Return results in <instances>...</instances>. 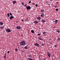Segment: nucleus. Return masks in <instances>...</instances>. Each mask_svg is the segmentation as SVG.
<instances>
[{
	"label": "nucleus",
	"mask_w": 60,
	"mask_h": 60,
	"mask_svg": "<svg viewBox=\"0 0 60 60\" xmlns=\"http://www.w3.org/2000/svg\"><path fill=\"white\" fill-rule=\"evenodd\" d=\"M27 5V4H26L24 5V6H26Z\"/></svg>",
	"instance_id": "nucleus-35"
},
{
	"label": "nucleus",
	"mask_w": 60,
	"mask_h": 60,
	"mask_svg": "<svg viewBox=\"0 0 60 60\" xmlns=\"http://www.w3.org/2000/svg\"><path fill=\"white\" fill-rule=\"evenodd\" d=\"M53 22H55V21H53Z\"/></svg>",
	"instance_id": "nucleus-50"
},
{
	"label": "nucleus",
	"mask_w": 60,
	"mask_h": 60,
	"mask_svg": "<svg viewBox=\"0 0 60 60\" xmlns=\"http://www.w3.org/2000/svg\"><path fill=\"white\" fill-rule=\"evenodd\" d=\"M26 8L27 10H30L31 9V7L30 6H26Z\"/></svg>",
	"instance_id": "nucleus-3"
},
{
	"label": "nucleus",
	"mask_w": 60,
	"mask_h": 60,
	"mask_svg": "<svg viewBox=\"0 0 60 60\" xmlns=\"http://www.w3.org/2000/svg\"><path fill=\"white\" fill-rule=\"evenodd\" d=\"M44 11V10L43 9H42L41 11V12H43V11Z\"/></svg>",
	"instance_id": "nucleus-23"
},
{
	"label": "nucleus",
	"mask_w": 60,
	"mask_h": 60,
	"mask_svg": "<svg viewBox=\"0 0 60 60\" xmlns=\"http://www.w3.org/2000/svg\"><path fill=\"white\" fill-rule=\"evenodd\" d=\"M57 23V22H56L55 24H56Z\"/></svg>",
	"instance_id": "nucleus-44"
},
{
	"label": "nucleus",
	"mask_w": 60,
	"mask_h": 60,
	"mask_svg": "<svg viewBox=\"0 0 60 60\" xmlns=\"http://www.w3.org/2000/svg\"><path fill=\"white\" fill-rule=\"evenodd\" d=\"M50 1H52V0H50Z\"/></svg>",
	"instance_id": "nucleus-49"
},
{
	"label": "nucleus",
	"mask_w": 60,
	"mask_h": 60,
	"mask_svg": "<svg viewBox=\"0 0 60 60\" xmlns=\"http://www.w3.org/2000/svg\"><path fill=\"white\" fill-rule=\"evenodd\" d=\"M31 1H30L29 2V4H31Z\"/></svg>",
	"instance_id": "nucleus-32"
},
{
	"label": "nucleus",
	"mask_w": 60,
	"mask_h": 60,
	"mask_svg": "<svg viewBox=\"0 0 60 60\" xmlns=\"http://www.w3.org/2000/svg\"><path fill=\"white\" fill-rule=\"evenodd\" d=\"M17 29H21V27L19 26H18L17 27H15Z\"/></svg>",
	"instance_id": "nucleus-5"
},
{
	"label": "nucleus",
	"mask_w": 60,
	"mask_h": 60,
	"mask_svg": "<svg viewBox=\"0 0 60 60\" xmlns=\"http://www.w3.org/2000/svg\"><path fill=\"white\" fill-rule=\"evenodd\" d=\"M15 50L16 52H17L18 51V49L17 48H16V49H15Z\"/></svg>",
	"instance_id": "nucleus-16"
},
{
	"label": "nucleus",
	"mask_w": 60,
	"mask_h": 60,
	"mask_svg": "<svg viewBox=\"0 0 60 60\" xmlns=\"http://www.w3.org/2000/svg\"><path fill=\"white\" fill-rule=\"evenodd\" d=\"M23 36V35H22V34H21V36Z\"/></svg>",
	"instance_id": "nucleus-46"
},
{
	"label": "nucleus",
	"mask_w": 60,
	"mask_h": 60,
	"mask_svg": "<svg viewBox=\"0 0 60 60\" xmlns=\"http://www.w3.org/2000/svg\"><path fill=\"white\" fill-rule=\"evenodd\" d=\"M57 21H58V20H56L55 21V22H57Z\"/></svg>",
	"instance_id": "nucleus-30"
},
{
	"label": "nucleus",
	"mask_w": 60,
	"mask_h": 60,
	"mask_svg": "<svg viewBox=\"0 0 60 60\" xmlns=\"http://www.w3.org/2000/svg\"><path fill=\"white\" fill-rule=\"evenodd\" d=\"M34 4H35L34 3H33V5H34Z\"/></svg>",
	"instance_id": "nucleus-40"
},
{
	"label": "nucleus",
	"mask_w": 60,
	"mask_h": 60,
	"mask_svg": "<svg viewBox=\"0 0 60 60\" xmlns=\"http://www.w3.org/2000/svg\"><path fill=\"white\" fill-rule=\"evenodd\" d=\"M34 22L35 23V24H38V22L37 21H35Z\"/></svg>",
	"instance_id": "nucleus-13"
},
{
	"label": "nucleus",
	"mask_w": 60,
	"mask_h": 60,
	"mask_svg": "<svg viewBox=\"0 0 60 60\" xmlns=\"http://www.w3.org/2000/svg\"><path fill=\"white\" fill-rule=\"evenodd\" d=\"M38 39H40V38H39V37H38Z\"/></svg>",
	"instance_id": "nucleus-48"
},
{
	"label": "nucleus",
	"mask_w": 60,
	"mask_h": 60,
	"mask_svg": "<svg viewBox=\"0 0 60 60\" xmlns=\"http://www.w3.org/2000/svg\"><path fill=\"white\" fill-rule=\"evenodd\" d=\"M13 4H15V3H16V1H13Z\"/></svg>",
	"instance_id": "nucleus-11"
},
{
	"label": "nucleus",
	"mask_w": 60,
	"mask_h": 60,
	"mask_svg": "<svg viewBox=\"0 0 60 60\" xmlns=\"http://www.w3.org/2000/svg\"><path fill=\"white\" fill-rule=\"evenodd\" d=\"M24 49H27V46H26L24 48Z\"/></svg>",
	"instance_id": "nucleus-18"
},
{
	"label": "nucleus",
	"mask_w": 60,
	"mask_h": 60,
	"mask_svg": "<svg viewBox=\"0 0 60 60\" xmlns=\"http://www.w3.org/2000/svg\"><path fill=\"white\" fill-rule=\"evenodd\" d=\"M54 6L55 7V8H56V7H57V6L56 5L55 6Z\"/></svg>",
	"instance_id": "nucleus-26"
},
{
	"label": "nucleus",
	"mask_w": 60,
	"mask_h": 60,
	"mask_svg": "<svg viewBox=\"0 0 60 60\" xmlns=\"http://www.w3.org/2000/svg\"><path fill=\"white\" fill-rule=\"evenodd\" d=\"M56 31L57 32H58V33H59V32H60V31L58 29L57 30H56Z\"/></svg>",
	"instance_id": "nucleus-19"
},
{
	"label": "nucleus",
	"mask_w": 60,
	"mask_h": 60,
	"mask_svg": "<svg viewBox=\"0 0 60 60\" xmlns=\"http://www.w3.org/2000/svg\"><path fill=\"white\" fill-rule=\"evenodd\" d=\"M35 6H36V7H37V6H38V5L36 4L35 5Z\"/></svg>",
	"instance_id": "nucleus-28"
},
{
	"label": "nucleus",
	"mask_w": 60,
	"mask_h": 60,
	"mask_svg": "<svg viewBox=\"0 0 60 60\" xmlns=\"http://www.w3.org/2000/svg\"><path fill=\"white\" fill-rule=\"evenodd\" d=\"M44 16H45V14H42L40 15L41 17H44Z\"/></svg>",
	"instance_id": "nucleus-9"
},
{
	"label": "nucleus",
	"mask_w": 60,
	"mask_h": 60,
	"mask_svg": "<svg viewBox=\"0 0 60 60\" xmlns=\"http://www.w3.org/2000/svg\"><path fill=\"white\" fill-rule=\"evenodd\" d=\"M4 58H6V56H4Z\"/></svg>",
	"instance_id": "nucleus-36"
},
{
	"label": "nucleus",
	"mask_w": 60,
	"mask_h": 60,
	"mask_svg": "<svg viewBox=\"0 0 60 60\" xmlns=\"http://www.w3.org/2000/svg\"><path fill=\"white\" fill-rule=\"evenodd\" d=\"M5 31L6 32H8V33H10V32H11V30L9 29H6Z\"/></svg>",
	"instance_id": "nucleus-2"
},
{
	"label": "nucleus",
	"mask_w": 60,
	"mask_h": 60,
	"mask_svg": "<svg viewBox=\"0 0 60 60\" xmlns=\"http://www.w3.org/2000/svg\"><path fill=\"white\" fill-rule=\"evenodd\" d=\"M39 60H40V59H41V58H40V57H39Z\"/></svg>",
	"instance_id": "nucleus-39"
},
{
	"label": "nucleus",
	"mask_w": 60,
	"mask_h": 60,
	"mask_svg": "<svg viewBox=\"0 0 60 60\" xmlns=\"http://www.w3.org/2000/svg\"><path fill=\"white\" fill-rule=\"evenodd\" d=\"M47 53L48 54V56L49 58V57H50V53L48 52H47Z\"/></svg>",
	"instance_id": "nucleus-4"
},
{
	"label": "nucleus",
	"mask_w": 60,
	"mask_h": 60,
	"mask_svg": "<svg viewBox=\"0 0 60 60\" xmlns=\"http://www.w3.org/2000/svg\"><path fill=\"white\" fill-rule=\"evenodd\" d=\"M9 14L10 16H12V14H11V13H9Z\"/></svg>",
	"instance_id": "nucleus-27"
},
{
	"label": "nucleus",
	"mask_w": 60,
	"mask_h": 60,
	"mask_svg": "<svg viewBox=\"0 0 60 60\" xmlns=\"http://www.w3.org/2000/svg\"><path fill=\"white\" fill-rule=\"evenodd\" d=\"M41 21L42 22L44 23L45 22V21L43 19H42L41 20Z\"/></svg>",
	"instance_id": "nucleus-8"
},
{
	"label": "nucleus",
	"mask_w": 60,
	"mask_h": 60,
	"mask_svg": "<svg viewBox=\"0 0 60 60\" xmlns=\"http://www.w3.org/2000/svg\"><path fill=\"white\" fill-rule=\"evenodd\" d=\"M22 21H24V20H22Z\"/></svg>",
	"instance_id": "nucleus-41"
},
{
	"label": "nucleus",
	"mask_w": 60,
	"mask_h": 60,
	"mask_svg": "<svg viewBox=\"0 0 60 60\" xmlns=\"http://www.w3.org/2000/svg\"><path fill=\"white\" fill-rule=\"evenodd\" d=\"M7 53H8V54H9V53H10V51H8Z\"/></svg>",
	"instance_id": "nucleus-33"
},
{
	"label": "nucleus",
	"mask_w": 60,
	"mask_h": 60,
	"mask_svg": "<svg viewBox=\"0 0 60 60\" xmlns=\"http://www.w3.org/2000/svg\"><path fill=\"white\" fill-rule=\"evenodd\" d=\"M54 47H57V45H55L54 46Z\"/></svg>",
	"instance_id": "nucleus-34"
},
{
	"label": "nucleus",
	"mask_w": 60,
	"mask_h": 60,
	"mask_svg": "<svg viewBox=\"0 0 60 60\" xmlns=\"http://www.w3.org/2000/svg\"><path fill=\"white\" fill-rule=\"evenodd\" d=\"M58 41H60V38H58L57 39Z\"/></svg>",
	"instance_id": "nucleus-17"
},
{
	"label": "nucleus",
	"mask_w": 60,
	"mask_h": 60,
	"mask_svg": "<svg viewBox=\"0 0 60 60\" xmlns=\"http://www.w3.org/2000/svg\"><path fill=\"white\" fill-rule=\"evenodd\" d=\"M42 34H46V32H44Z\"/></svg>",
	"instance_id": "nucleus-20"
},
{
	"label": "nucleus",
	"mask_w": 60,
	"mask_h": 60,
	"mask_svg": "<svg viewBox=\"0 0 60 60\" xmlns=\"http://www.w3.org/2000/svg\"><path fill=\"white\" fill-rule=\"evenodd\" d=\"M56 11H58V8L56 9Z\"/></svg>",
	"instance_id": "nucleus-24"
},
{
	"label": "nucleus",
	"mask_w": 60,
	"mask_h": 60,
	"mask_svg": "<svg viewBox=\"0 0 60 60\" xmlns=\"http://www.w3.org/2000/svg\"><path fill=\"white\" fill-rule=\"evenodd\" d=\"M0 29H3V28H4L2 26H1L0 27Z\"/></svg>",
	"instance_id": "nucleus-22"
},
{
	"label": "nucleus",
	"mask_w": 60,
	"mask_h": 60,
	"mask_svg": "<svg viewBox=\"0 0 60 60\" xmlns=\"http://www.w3.org/2000/svg\"><path fill=\"white\" fill-rule=\"evenodd\" d=\"M52 60H53V57H52Z\"/></svg>",
	"instance_id": "nucleus-45"
},
{
	"label": "nucleus",
	"mask_w": 60,
	"mask_h": 60,
	"mask_svg": "<svg viewBox=\"0 0 60 60\" xmlns=\"http://www.w3.org/2000/svg\"><path fill=\"white\" fill-rule=\"evenodd\" d=\"M35 46H37V47H39L40 46V45H39L38 43H35Z\"/></svg>",
	"instance_id": "nucleus-6"
},
{
	"label": "nucleus",
	"mask_w": 60,
	"mask_h": 60,
	"mask_svg": "<svg viewBox=\"0 0 60 60\" xmlns=\"http://www.w3.org/2000/svg\"><path fill=\"white\" fill-rule=\"evenodd\" d=\"M16 22V23H18V21H17Z\"/></svg>",
	"instance_id": "nucleus-42"
},
{
	"label": "nucleus",
	"mask_w": 60,
	"mask_h": 60,
	"mask_svg": "<svg viewBox=\"0 0 60 60\" xmlns=\"http://www.w3.org/2000/svg\"><path fill=\"white\" fill-rule=\"evenodd\" d=\"M29 57L30 58H31V57H32V56H31V55H29Z\"/></svg>",
	"instance_id": "nucleus-21"
},
{
	"label": "nucleus",
	"mask_w": 60,
	"mask_h": 60,
	"mask_svg": "<svg viewBox=\"0 0 60 60\" xmlns=\"http://www.w3.org/2000/svg\"><path fill=\"white\" fill-rule=\"evenodd\" d=\"M18 48H19V47H18Z\"/></svg>",
	"instance_id": "nucleus-52"
},
{
	"label": "nucleus",
	"mask_w": 60,
	"mask_h": 60,
	"mask_svg": "<svg viewBox=\"0 0 60 60\" xmlns=\"http://www.w3.org/2000/svg\"><path fill=\"white\" fill-rule=\"evenodd\" d=\"M42 46H44V44H42Z\"/></svg>",
	"instance_id": "nucleus-37"
},
{
	"label": "nucleus",
	"mask_w": 60,
	"mask_h": 60,
	"mask_svg": "<svg viewBox=\"0 0 60 60\" xmlns=\"http://www.w3.org/2000/svg\"><path fill=\"white\" fill-rule=\"evenodd\" d=\"M2 27H3V28H4V26L3 25Z\"/></svg>",
	"instance_id": "nucleus-38"
},
{
	"label": "nucleus",
	"mask_w": 60,
	"mask_h": 60,
	"mask_svg": "<svg viewBox=\"0 0 60 60\" xmlns=\"http://www.w3.org/2000/svg\"><path fill=\"white\" fill-rule=\"evenodd\" d=\"M22 4L23 5H24V2H22Z\"/></svg>",
	"instance_id": "nucleus-25"
},
{
	"label": "nucleus",
	"mask_w": 60,
	"mask_h": 60,
	"mask_svg": "<svg viewBox=\"0 0 60 60\" xmlns=\"http://www.w3.org/2000/svg\"><path fill=\"white\" fill-rule=\"evenodd\" d=\"M0 25H3V23L2 22H0Z\"/></svg>",
	"instance_id": "nucleus-14"
},
{
	"label": "nucleus",
	"mask_w": 60,
	"mask_h": 60,
	"mask_svg": "<svg viewBox=\"0 0 60 60\" xmlns=\"http://www.w3.org/2000/svg\"><path fill=\"white\" fill-rule=\"evenodd\" d=\"M5 56H6V53H5Z\"/></svg>",
	"instance_id": "nucleus-43"
},
{
	"label": "nucleus",
	"mask_w": 60,
	"mask_h": 60,
	"mask_svg": "<svg viewBox=\"0 0 60 60\" xmlns=\"http://www.w3.org/2000/svg\"><path fill=\"white\" fill-rule=\"evenodd\" d=\"M40 40H41V41H42V39L41 38H40Z\"/></svg>",
	"instance_id": "nucleus-29"
},
{
	"label": "nucleus",
	"mask_w": 60,
	"mask_h": 60,
	"mask_svg": "<svg viewBox=\"0 0 60 60\" xmlns=\"http://www.w3.org/2000/svg\"><path fill=\"white\" fill-rule=\"evenodd\" d=\"M56 27L55 26L54 27V28H55Z\"/></svg>",
	"instance_id": "nucleus-51"
},
{
	"label": "nucleus",
	"mask_w": 60,
	"mask_h": 60,
	"mask_svg": "<svg viewBox=\"0 0 60 60\" xmlns=\"http://www.w3.org/2000/svg\"><path fill=\"white\" fill-rule=\"evenodd\" d=\"M13 17L12 16H11L10 17L9 19H13Z\"/></svg>",
	"instance_id": "nucleus-10"
},
{
	"label": "nucleus",
	"mask_w": 60,
	"mask_h": 60,
	"mask_svg": "<svg viewBox=\"0 0 60 60\" xmlns=\"http://www.w3.org/2000/svg\"><path fill=\"white\" fill-rule=\"evenodd\" d=\"M7 15H8V17H9L10 16V14L9 13H8Z\"/></svg>",
	"instance_id": "nucleus-15"
},
{
	"label": "nucleus",
	"mask_w": 60,
	"mask_h": 60,
	"mask_svg": "<svg viewBox=\"0 0 60 60\" xmlns=\"http://www.w3.org/2000/svg\"><path fill=\"white\" fill-rule=\"evenodd\" d=\"M38 36L40 35H41V34L40 33H39L38 34Z\"/></svg>",
	"instance_id": "nucleus-31"
},
{
	"label": "nucleus",
	"mask_w": 60,
	"mask_h": 60,
	"mask_svg": "<svg viewBox=\"0 0 60 60\" xmlns=\"http://www.w3.org/2000/svg\"><path fill=\"white\" fill-rule=\"evenodd\" d=\"M20 45L22 46H24L26 45V43L24 41H22L20 43Z\"/></svg>",
	"instance_id": "nucleus-1"
},
{
	"label": "nucleus",
	"mask_w": 60,
	"mask_h": 60,
	"mask_svg": "<svg viewBox=\"0 0 60 60\" xmlns=\"http://www.w3.org/2000/svg\"><path fill=\"white\" fill-rule=\"evenodd\" d=\"M37 19L38 20H39V22L41 21V17H38L37 18Z\"/></svg>",
	"instance_id": "nucleus-7"
},
{
	"label": "nucleus",
	"mask_w": 60,
	"mask_h": 60,
	"mask_svg": "<svg viewBox=\"0 0 60 60\" xmlns=\"http://www.w3.org/2000/svg\"><path fill=\"white\" fill-rule=\"evenodd\" d=\"M44 60H46V59L44 58Z\"/></svg>",
	"instance_id": "nucleus-47"
},
{
	"label": "nucleus",
	"mask_w": 60,
	"mask_h": 60,
	"mask_svg": "<svg viewBox=\"0 0 60 60\" xmlns=\"http://www.w3.org/2000/svg\"><path fill=\"white\" fill-rule=\"evenodd\" d=\"M31 32L32 33H34V30H31Z\"/></svg>",
	"instance_id": "nucleus-12"
}]
</instances>
